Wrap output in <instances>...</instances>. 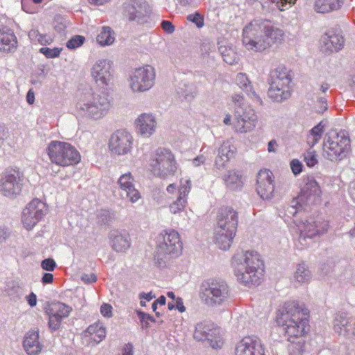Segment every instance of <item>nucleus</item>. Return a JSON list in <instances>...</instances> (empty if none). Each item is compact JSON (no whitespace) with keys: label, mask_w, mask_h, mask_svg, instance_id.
I'll list each match as a JSON object with an SVG mask.
<instances>
[{"label":"nucleus","mask_w":355,"mask_h":355,"mask_svg":"<svg viewBox=\"0 0 355 355\" xmlns=\"http://www.w3.org/2000/svg\"><path fill=\"white\" fill-rule=\"evenodd\" d=\"M236 152L235 148L228 142L223 143L219 148L218 157L216 159V165L218 167H223L225 163L232 159Z\"/></svg>","instance_id":"32"},{"label":"nucleus","mask_w":355,"mask_h":355,"mask_svg":"<svg viewBox=\"0 0 355 355\" xmlns=\"http://www.w3.org/2000/svg\"><path fill=\"white\" fill-rule=\"evenodd\" d=\"M215 243L223 250H229L236 234H232L227 231H220V229H214Z\"/></svg>","instance_id":"31"},{"label":"nucleus","mask_w":355,"mask_h":355,"mask_svg":"<svg viewBox=\"0 0 355 355\" xmlns=\"http://www.w3.org/2000/svg\"><path fill=\"white\" fill-rule=\"evenodd\" d=\"M96 40L102 46L110 45L114 40V32L110 27L104 26L97 35Z\"/></svg>","instance_id":"36"},{"label":"nucleus","mask_w":355,"mask_h":355,"mask_svg":"<svg viewBox=\"0 0 355 355\" xmlns=\"http://www.w3.org/2000/svg\"><path fill=\"white\" fill-rule=\"evenodd\" d=\"M111 238L112 247L116 252H125L130 246V236L128 233L122 234L118 231H113Z\"/></svg>","instance_id":"30"},{"label":"nucleus","mask_w":355,"mask_h":355,"mask_svg":"<svg viewBox=\"0 0 355 355\" xmlns=\"http://www.w3.org/2000/svg\"><path fill=\"white\" fill-rule=\"evenodd\" d=\"M232 101L235 104H238L239 105H241L243 102V97L239 94H234L232 96Z\"/></svg>","instance_id":"61"},{"label":"nucleus","mask_w":355,"mask_h":355,"mask_svg":"<svg viewBox=\"0 0 355 355\" xmlns=\"http://www.w3.org/2000/svg\"><path fill=\"white\" fill-rule=\"evenodd\" d=\"M62 51V48L55 47L53 49H50L49 47H42L40 49V52L45 55L47 58H58L61 51Z\"/></svg>","instance_id":"42"},{"label":"nucleus","mask_w":355,"mask_h":355,"mask_svg":"<svg viewBox=\"0 0 355 355\" xmlns=\"http://www.w3.org/2000/svg\"><path fill=\"white\" fill-rule=\"evenodd\" d=\"M134 182V177L130 172L121 175L118 180L120 189L125 193L127 198L132 203L137 202L141 197Z\"/></svg>","instance_id":"24"},{"label":"nucleus","mask_w":355,"mask_h":355,"mask_svg":"<svg viewBox=\"0 0 355 355\" xmlns=\"http://www.w3.org/2000/svg\"><path fill=\"white\" fill-rule=\"evenodd\" d=\"M322 42L326 50L334 52L342 49L344 40L340 35L334 33L333 31H329L323 36Z\"/></svg>","instance_id":"29"},{"label":"nucleus","mask_w":355,"mask_h":355,"mask_svg":"<svg viewBox=\"0 0 355 355\" xmlns=\"http://www.w3.org/2000/svg\"><path fill=\"white\" fill-rule=\"evenodd\" d=\"M157 248L164 254L179 255L183 248L179 233L174 230H164L157 237Z\"/></svg>","instance_id":"11"},{"label":"nucleus","mask_w":355,"mask_h":355,"mask_svg":"<svg viewBox=\"0 0 355 355\" xmlns=\"http://www.w3.org/2000/svg\"><path fill=\"white\" fill-rule=\"evenodd\" d=\"M307 189H311L314 193L320 191L318 183L315 180H310L306 185Z\"/></svg>","instance_id":"53"},{"label":"nucleus","mask_w":355,"mask_h":355,"mask_svg":"<svg viewBox=\"0 0 355 355\" xmlns=\"http://www.w3.org/2000/svg\"><path fill=\"white\" fill-rule=\"evenodd\" d=\"M24 175L17 168H8L0 175V193L12 198L19 195L22 189Z\"/></svg>","instance_id":"10"},{"label":"nucleus","mask_w":355,"mask_h":355,"mask_svg":"<svg viewBox=\"0 0 355 355\" xmlns=\"http://www.w3.org/2000/svg\"><path fill=\"white\" fill-rule=\"evenodd\" d=\"M148 6L146 1L132 0L125 4L123 15L130 21L144 23L148 15Z\"/></svg>","instance_id":"22"},{"label":"nucleus","mask_w":355,"mask_h":355,"mask_svg":"<svg viewBox=\"0 0 355 355\" xmlns=\"http://www.w3.org/2000/svg\"><path fill=\"white\" fill-rule=\"evenodd\" d=\"M277 143L275 140H272L268 143V150L269 152H275V146H276Z\"/></svg>","instance_id":"64"},{"label":"nucleus","mask_w":355,"mask_h":355,"mask_svg":"<svg viewBox=\"0 0 355 355\" xmlns=\"http://www.w3.org/2000/svg\"><path fill=\"white\" fill-rule=\"evenodd\" d=\"M200 295L206 304L220 305L228 299L229 289L225 282L211 280L201 284Z\"/></svg>","instance_id":"7"},{"label":"nucleus","mask_w":355,"mask_h":355,"mask_svg":"<svg viewBox=\"0 0 355 355\" xmlns=\"http://www.w3.org/2000/svg\"><path fill=\"white\" fill-rule=\"evenodd\" d=\"M258 117L255 111L251 107H246L243 113L236 115L233 128L236 132L246 133L252 131L257 122Z\"/></svg>","instance_id":"18"},{"label":"nucleus","mask_w":355,"mask_h":355,"mask_svg":"<svg viewBox=\"0 0 355 355\" xmlns=\"http://www.w3.org/2000/svg\"><path fill=\"white\" fill-rule=\"evenodd\" d=\"M47 212V207L39 199H33L23 211L22 223L27 230H32Z\"/></svg>","instance_id":"12"},{"label":"nucleus","mask_w":355,"mask_h":355,"mask_svg":"<svg viewBox=\"0 0 355 355\" xmlns=\"http://www.w3.org/2000/svg\"><path fill=\"white\" fill-rule=\"evenodd\" d=\"M85 41V37L81 35H76L70 39L67 43V46L69 49H76L81 46Z\"/></svg>","instance_id":"44"},{"label":"nucleus","mask_w":355,"mask_h":355,"mask_svg":"<svg viewBox=\"0 0 355 355\" xmlns=\"http://www.w3.org/2000/svg\"><path fill=\"white\" fill-rule=\"evenodd\" d=\"M218 334V329L210 320H203L197 324L193 333V338L199 341L207 340L213 348H220L223 345L221 339L213 343L212 337Z\"/></svg>","instance_id":"16"},{"label":"nucleus","mask_w":355,"mask_h":355,"mask_svg":"<svg viewBox=\"0 0 355 355\" xmlns=\"http://www.w3.org/2000/svg\"><path fill=\"white\" fill-rule=\"evenodd\" d=\"M238 222V212L232 207H223L218 211L215 228L220 229V231H229L232 234H236Z\"/></svg>","instance_id":"14"},{"label":"nucleus","mask_w":355,"mask_h":355,"mask_svg":"<svg viewBox=\"0 0 355 355\" xmlns=\"http://www.w3.org/2000/svg\"><path fill=\"white\" fill-rule=\"evenodd\" d=\"M242 37L248 50L263 51L281 43L284 32L269 20L254 19L243 28Z\"/></svg>","instance_id":"2"},{"label":"nucleus","mask_w":355,"mask_h":355,"mask_svg":"<svg viewBox=\"0 0 355 355\" xmlns=\"http://www.w3.org/2000/svg\"><path fill=\"white\" fill-rule=\"evenodd\" d=\"M343 0H317L315 3V10L318 12L326 13L339 9Z\"/></svg>","instance_id":"33"},{"label":"nucleus","mask_w":355,"mask_h":355,"mask_svg":"<svg viewBox=\"0 0 355 355\" xmlns=\"http://www.w3.org/2000/svg\"><path fill=\"white\" fill-rule=\"evenodd\" d=\"M161 26H162V29L167 33L171 34L175 31L174 26L169 21H166V20L162 21Z\"/></svg>","instance_id":"50"},{"label":"nucleus","mask_w":355,"mask_h":355,"mask_svg":"<svg viewBox=\"0 0 355 355\" xmlns=\"http://www.w3.org/2000/svg\"><path fill=\"white\" fill-rule=\"evenodd\" d=\"M26 300L31 306H35L37 304V296L34 293H31L27 295Z\"/></svg>","instance_id":"55"},{"label":"nucleus","mask_w":355,"mask_h":355,"mask_svg":"<svg viewBox=\"0 0 355 355\" xmlns=\"http://www.w3.org/2000/svg\"><path fill=\"white\" fill-rule=\"evenodd\" d=\"M76 107L79 116L98 120L107 114L111 101L107 94L101 92L92 94L86 101H79Z\"/></svg>","instance_id":"5"},{"label":"nucleus","mask_w":355,"mask_h":355,"mask_svg":"<svg viewBox=\"0 0 355 355\" xmlns=\"http://www.w3.org/2000/svg\"><path fill=\"white\" fill-rule=\"evenodd\" d=\"M321 123V122L319 123L309 131L311 134L315 135L316 137L319 139H321L322 135L324 132L323 126H322Z\"/></svg>","instance_id":"48"},{"label":"nucleus","mask_w":355,"mask_h":355,"mask_svg":"<svg viewBox=\"0 0 355 355\" xmlns=\"http://www.w3.org/2000/svg\"><path fill=\"white\" fill-rule=\"evenodd\" d=\"M101 313L104 317L110 318L112 315V307L110 304L103 303L101 306Z\"/></svg>","instance_id":"47"},{"label":"nucleus","mask_w":355,"mask_h":355,"mask_svg":"<svg viewBox=\"0 0 355 355\" xmlns=\"http://www.w3.org/2000/svg\"><path fill=\"white\" fill-rule=\"evenodd\" d=\"M133 138L125 130H118L114 132L109 141L110 150L116 155L128 154L132 148Z\"/></svg>","instance_id":"15"},{"label":"nucleus","mask_w":355,"mask_h":355,"mask_svg":"<svg viewBox=\"0 0 355 355\" xmlns=\"http://www.w3.org/2000/svg\"><path fill=\"white\" fill-rule=\"evenodd\" d=\"M41 267L43 270L47 271H53L56 268V263L51 258L44 259L41 263Z\"/></svg>","instance_id":"45"},{"label":"nucleus","mask_w":355,"mask_h":355,"mask_svg":"<svg viewBox=\"0 0 355 355\" xmlns=\"http://www.w3.org/2000/svg\"><path fill=\"white\" fill-rule=\"evenodd\" d=\"M17 49V39L14 32L6 27L0 28V51L10 53Z\"/></svg>","instance_id":"25"},{"label":"nucleus","mask_w":355,"mask_h":355,"mask_svg":"<svg viewBox=\"0 0 355 355\" xmlns=\"http://www.w3.org/2000/svg\"><path fill=\"white\" fill-rule=\"evenodd\" d=\"M223 60L224 61L229 64H232L235 62V57H230L229 55L223 54Z\"/></svg>","instance_id":"63"},{"label":"nucleus","mask_w":355,"mask_h":355,"mask_svg":"<svg viewBox=\"0 0 355 355\" xmlns=\"http://www.w3.org/2000/svg\"><path fill=\"white\" fill-rule=\"evenodd\" d=\"M235 82L245 92L251 91V83L245 73H239L236 76Z\"/></svg>","instance_id":"40"},{"label":"nucleus","mask_w":355,"mask_h":355,"mask_svg":"<svg viewBox=\"0 0 355 355\" xmlns=\"http://www.w3.org/2000/svg\"><path fill=\"white\" fill-rule=\"evenodd\" d=\"M274 176L268 169H261L257 175V191L263 199H270L273 196L275 186L273 184Z\"/></svg>","instance_id":"20"},{"label":"nucleus","mask_w":355,"mask_h":355,"mask_svg":"<svg viewBox=\"0 0 355 355\" xmlns=\"http://www.w3.org/2000/svg\"><path fill=\"white\" fill-rule=\"evenodd\" d=\"M302 164L298 159H293L291 162V168L294 175L300 174L302 171Z\"/></svg>","instance_id":"46"},{"label":"nucleus","mask_w":355,"mask_h":355,"mask_svg":"<svg viewBox=\"0 0 355 355\" xmlns=\"http://www.w3.org/2000/svg\"><path fill=\"white\" fill-rule=\"evenodd\" d=\"M295 277L299 282H306L310 279V271L304 264H300L295 273Z\"/></svg>","instance_id":"39"},{"label":"nucleus","mask_w":355,"mask_h":355,"mask_svg":"<svg viewBox=\"0 0 355 355\" xmlns=\"http://www.w3.org/2000/svg\"><path fill=\"white\" fill-rule=\"evenodd\" d=\"M155 78V71L151 66L137 69L131 77L130 87L135 92L146 91L153 85Z\"/></svg>","instance_id":"13"},{"label":"nucleus","mask_w":355,"mask_h":355,"mask_svg":"<svg viewBox=\"0 0 355 355\" xmlns=\"http://www.w3.org/2000/svg\"><path fill=\"white\" fill-rule=\"evenodd\" d=\"M26 101L30 105H33L35 102V93L32 88L28 90L26 94Z\"/></svg>","instance_id":"57"},{"label":"nucleus","mask_w":355,"mask_h":355,"mask_svg":"<svg viewBox=\"0 0 355 355\" xmlns=\"http://www.w3.org/2000/svg\"><path fill=\"white\" fill-rule=\"evenodd\" d=\"M307 144L312 148L313 146H315L320 139L316 137L315 135L311 134L310 132L307 135Z\"/></svg>","instance_id":"54"},{"label":"nucleus","mask_w":355,"mask_h":355,"mask_svg":"<svg viewBox=\"0 0 355 355\" xmlns=\"http://www.w3.org/2000/svg\"><path fill=\"white\" fill-rule=\"evenodd\" d=\"M291 75L285 68L277 69L272 78L268 96L274 101L281 102L291 96Z\"/></svg>","instance_id":"8"},{"label":"nucleus","mask_w":355,"mask_h":355,"mask_svg":"<svg viewBox=\"0 0 355 355\" xmlns=\"http://www.w3.org/2000/svg\"><path fill=\"white\" fill-rule=\"evenodd\" d=\"M310 312L297 301L285 302L277 311L276 321L287 340L304 338L309 332Z\"/></svg>","instance_id":"1"},{"label":"nucleus","mask_w":355,"mask_h":355,"mask_svg":"<svg viewBox=\"0 0 355 355\" xmlns=\"http://www.w3.org/2000/svg\"><path fill=\"white\" fill-rule=\"evenodd\" d=\"M242 177L235 171H228L227 174L224 175L223 180L225 184L231 188H235L241 186Z\"/></svg>","instance_id":"37"},{"label":"nucleus","mask_w":355,"mask_h":355,"mask_svg":"<svg viewBox=\"0 0 355 355\" xmlns=\"http://www.w3.org/2000/svg\"><path fill=\"white\" fill-rule=\"evenodd\" d=\"M46 150L51 163L62 167L73 166L81 161L79 151L68 142L51 141Z\"/></svg>","instance_id":"4"},{"label":"nucleus","mask_w":355,"mask_h":355,"mask_svg":"<svg viewBox=\"0 0 355 355\" xmlns=\"http://www.w3.org/2000/svg\"><path fill=\"white\" fill-rule=\"evenodd\" d=\"M85 334L91 336V338L96 343H99L105 337V328L101 322H95L87 327Z\"/></svg>","instance_id":"34"},{"label":"nucleus","mask_w":355,"mask_h":355,"mask_svg":"<svg viewBox=\"0 0 355 355\" xmlns=\"http://www.w3.org/2000/svg\"><path fill=\"white\" fill-rule=\"evenodd\" d=\"M304 160L307 166L313 167L318 163L316 151L311 148L304 153Z\"/></svg>","instance_id":"41"},{"label":"nucleus","mask_w":355,"mask_h":355,"mask_svg":"<svg viewBox=\"0 0 355 355\" xmlns=\"http://www.w3.org/2000/svg\"><path fill=\"white\" fill-rule=\"evenodd\" d=\"M191 186V184L189 180H186L185 184H181L178 199L169 207L171 213L176 214L184 209L187 202V196L190 192Z\"/></svg>","instance_id":"27"},{"label":"nucleus","mask_w":355,"mask_h":355,"mask_svg":"<svg viewBox=\"0 0 355 355\" xmlns=\"http://www.w3.org/2000/svg\"><path fill=\"white\" fill-rule=\"evenodd\" d=\"M187 19L188 21L194 23L198 28H202L205 25L204 17L198 12L189 15Z\"/></svg>","instance_id":"43"},{"label":"nucleus","mask_w":355,"mask_h":355,"mask_svg":"<svg viewBox=\"0 0 355 355\" xmlns=\"http://www.w3.org/2000/svg\"><path fill=\"white\" fill-rule=\"evenodd\" d=\"M72 309L64 303L52 302L48 306L46 313L49 315V327L52 331L58 330L62 320L68 317Z\"/></svg>","instance_id":"17"},{"label":"nucleus","mask_w":355,"mask_h":355,"mask_svg":"<svg viewBox=\"0 0 355 355\" xmlns=\"http://www.w3.org/2000/svg\"><path fill=\"white\" fill-rule=\"evenodd\" d=\"M176 309L180 312L183 313L186 309L183 304V300L181 297L176 298Z\"/></svg>","instance_id":"59"},{"label":"nucleus","mask_w":355,"mask_h":355,"mask_svg":"<svg viewBox=\"0 0 355 355\" xmlns=\"http://www.w3.org/2000/svg\"><path fill=\"white\" fill-rule=\"evenodd\" d=\"M53 281V275L51 273H44L42 278V282L44 284H51Z\"/></svg>","instance_id":"58"},{"label":"nucleus","mask_w":355,"mask_h":355,"mask_svg":"<svg viewBox=\"0 0 355 355\" xmlns=\"http://www.w3.org/2000/svg\"><path fill=\"white\" fill-rule=\"evenodd\" d=\"M296 0H278L277 1V7L278 9L281 11H284L286 8V4L288 3L289 5L294 4L295 3Z\"/></svg>","instance_id":"49"},{"label":"nucleus","mask_w":355,"mask_h":355,"mask_svg":"<svg viewBox=\"0 0 355 355\" xmlns=\"http://www.w3.org/2000/svg\"><path fill=\"white\" fill-rule=\"evenodd\" d=\"M350 151V139L343 133L331 131L323 143L324 156L331 161L344 159Z\"/></svg>","instance_id":"6"},{"label":"nucleus","mask_w":355,"mask_h":355,"mask_svg":"<svg viewBox=\"0 0 355 355\" xmlns=\"http://www.w3.org/2000/svg\"><path fill=\"white\" fill-rule=\"evenodd\" d=\"M39 331L31 329L24 338L23 347L28 355H37L42 352V345L39 340Z\"/></svg>","instance_id":"26"},{"label":"nucleus","mask_w":355,"mask_h":355,"mask_svg":"<svg viewBox=\"0 0 355 355\" xmlns=\"http://www.w3.org/2000/svg\"><path fill=\"white\" fill-rule=\"evenodd\" d=\"M149 164L155 173L163 177L173 175L177 169L174 155L165 148H158L150 158Z\"/></svg>","instance_id":"9"},{"label":"nucleus","mask_w":355,"mask_h":355,"mask_svg":"<svg viewBox=\"0 0 355 355\" xmlns=\"http://www.w3.org/2000/svg\"><path fill=\"white\" fill-rule=\"evenodd\" d=\"M9 137V132L4 126H0V146L3 145L5 140Z\"/></svg>","instance_id":"51"},{"label":"nucleus","mask_w":355,"mask_h":355,"mask_svg":"<svg viewBox=\"0 0 355 355\" xmlns=\"http://www.w3.org/2000/svg\"><path fill=\"white\" fill-rule=\"evenodd\" d=\"M81 279L84 282H85L87 284L94 283L97 281V277H96V275H94V273L85 274L82 276Z\"/></svg>","instance_id":"52"},{"label":"nucleus","mask_w":355,"mask_h":355,"mask_svg":"<svg viewBox=\"0 0 355 355\" xmlns=\"http://www.w3.org/2000/svg\"><path fill=\"white\" fill-rule=\"evenodd\" d=\"M121 355H132V346L130 344L125 345L123 349Z\"/></svg>","instance_id":"60"},{"label":"nucleus","mask_w":355,"mask_h":355,"mask_svg":"<svg viewBox=\"0 0 355 355\" xmlns=\"http://www.w3.org/2000/svg\"><path fill=\"white\" fill-rule=\"evenodd\" d=\"M289 343L287 349L289 355H302L305 350L304 338L287 340Z\"/></svg>","instance_id":"35"},{"label":"nucleus","mask_w":355,"mask_h":355,"mask_svg":"<svg viewBox=\"0 0 355 355\" xmlns=\"http://www.w3.org/2000/svg\"><path fill=\"white\" fill-rule=\"evenodd\" d=\"M263 270L264 263L260 255L254 251H246L243 261L235 266L234 275L239 282L250 287L259 284Z\"/></svg>","instance_id":"3"},{"label":"nucleus","mask_w":355,"mask_h":355,"mask_svg":"<svg viewBox=\"0 0 355 355\" xmlns=\"http://www.w3.org/2000/svg\"><path fill=\"white\" fill-rule=\"evenodd\" d=\"M136 125L142 135L148 137L154 132L156 121L153 115L144 113L138 117Z\"/></svg>","instance_id":"28"},{"label":"nucleus","mask_w":355,"mask_h":355,"mask_svg":"<svg viewBox=\"0 0 355 355\" xmlns=\"http://www.w3.org/2000/svg\"><path fill=\"white\" fill-rule=\"evenodd\" d=\"M138 315L139 316V318H140L141 322H143L146 320H153L152 317L150 315L146 314L145 313L139 311Z\"/></svg>","instance_id":"62"},{"label":"nucleus","mask_w":355,"mask_h":355,"mask_svg":"<svg viewBox=\"0 0 355 355\" xmlns=\"http://www.w3.org/2000/svg\"><path fill=\"white\" fill-rule=\"evenodd\" d=\"M235 355H266L261 342L251 337H245L236 345Z\"/></svg>","instance_id":"23"},{"label":"nucleus","mask_w":355,"mask_h":355,"mask_svg":"<svg viewBox=\"0 0 355 355\" xmlns=\"http://www.w3.org/2000/svg\"><path fill=\"white\" fill-rule=\"evenodd\" d=\"M155 297V295L153 292L149 293H141L139 294L140 300H145L146 301H150Z\"/></svg>","instance_id":"56"},{"label":"nucleus","mask_w":355,"mask_h":355,"mask_svg":"<svg viewBox=\"0 0 355 355\" xmlns=\"http://www.w3.org/2000/svg\"><path fill=\"white\" fill-rule=\"evenodd\" d=\"M92 76L101 87H107L113 83L114 77L111 73V64L106 60L96 62L92 69Z\"/></svg>","instance_id":"21"},{"label":"nucleus","mask_w":355,"mask_h":355,"mask_svg":"<svg viewBox=\"0 0 355 355\" xmlns=\"http://www.w3.org/2000/svg\"><path fill=\"white\" fill-rule=\"evenodd\" d=\"M28 37L33 42H37L42 45L50 44L53 42V39L48 35L41 34L37 30L32 29L28 33Z\"/></svg>","instance_id":"38"},{"label":"nucleus","mask_w":355,"mask_h":355,"mask_svg":"<svg viewBox=\"0 0 355 355\" xmlns=\"http://www.w3.org/2000/svg\"><path fill=\"white\" fill-rule=\"evenodd\" d=\"M297 227L300 230V236L306 239L327 233L329 224V221L325 220H313L311 219L306 222H301Z\"/></svg>","instance_id":"19"}]
</instances>
